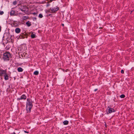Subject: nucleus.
Wrapping results in <instances>:
<instances>
[{
    "instance_id": "nucleus-17",
    "label": "nucleus",
    "mask_w": 134,
    "mask_h": 134,
    "mask_svg": "<svg viewBox=\"0 0 134 134\" xmlns=\"http://www.w3.org/2000/svg\"><path fill=\"white\" fill-rule=\"evenodd\" d=\"M42 15L41 14H40L39 15V17L40 18H41L43 17Z\"/></svg>"
},
{
    "instance_id": "nucleus-16",
    "label": "nucleus",
    "mask_w": 134,
    "mask_h": 134,
    "mask_svg": "<svg viewBox=\"0 0 134 134\" xmlns=\"http://www.w3.org/2000/svg\"><path fill=\"white\" fill-rule=\"evenodd\" d=\"M125 97V96L124 94H122L120 96V97L121 98H123Z\"/></svg>"
},
{
    "instance_id": "nucleus-15",
    "label": "nucleus",
    "mask_w": 134,
    "mask_h": 134,
    "mask_svg": "<svg viewBox=\"0 0 134 134\" xmlns=\"http://www.w3.org/2000/svg\"><path fill=\"white\" fill-rule=\"evenodd\" d=\"M38 71H36L34 72V74L35 75H37L38 74Z\"/></svg>"
},
{
    "instance_id": "nucleus-12",
    "label": "nucleus",
    "mask_w": 134,
    "mask_h": 134,
    "mask_svg": "<svg viewBox=\"0 0 134 134\" xmlns=\"http://www.w3.org/2000/svg\"><path fill=\"white\" fill-rule=\"evenodd\" d=\"M63 123L64 125H67L68 124V121L65 120L63 122Z\"/></svg>"
},
{
    "instance_id": "nucleus-9",
    "label": "nucleus",
    "mask_w": 134,
    "mask_h": 134,
    "mask_svg": "<svg viewBox=\"0 0 134 134\" xmlns=\"http://www.w3.org/2000/svg\"><path fill=\"white\" fill-rule=\"evenodd\" d=\"M26 24L27 25V26H30L31 25V22H29V21H28L26 23Z\"/></svg>"
},
{
    "instance_id": "nucleus-3",
    "label": "nucleus",
    "mask_w": 134,
    "mask_h": 134,
    "mask_svg": "<svg viewBox=\"0 0 134 134\" xmlns=\"http://www.w3.org/2000/svg\"><path fill=\"white\" fill-rule=\"evenodd\" d=\"M59 9V7H56L51 8L49 10V12L52 13H54Z\"/></svg>"
},
{
    "instance_id": "nucleus-10",
    "label": "nucleus",
    "mask_w": 134,
    "mask_h": 134,
    "mask_svg": "<svg viewBox=\"0 0 134 134\" xmlns=\"http://www.w3.org/2000/svg\"><path fill=\"white\" fill-rule=\"evenodd\" d=\"M18 71L19 72H22L23 70V69H22V68H21V67H19L17 69Z\"/></svg>"
},
{
    "instance_id": "nucleus-18",
    "label": "nucleus",
    "mask_w": 134,
    "mask_h": 134,
    "mask_svg": "<svg viewBox=\"0 0 134 134\" xmlns=\"http://www.w3.org/2000/svg\"><path fill=\"white\" fill-rule=\"evenodd\" d=\"M24 38V37H23L22 36H20L19 38H18V39H21V38Z\"/></svg>"
},
{
    "instance_id": "nucleus-24",
    "label": "nucleus",
    "mask_w": 134,
    "mask_h": 134,
    "mask_svg": "<svg viewBox=\"0 0 134 134\" xmlns=\"http://www.w3.org/2000/svg\"><path fill=\"white\" fill-rule=\"evenodd\" d=\"M49 5V4H47V6L48 7Z\"/></svg>"
},
{
    "instance_id": "nucleus-27",
    "label": "nucleus",
    "mask_w": 134,
    "mask_h": 134,
    "mask_svg": "<svg viewBox=\"0 0 134 134\" xmlns=\"http://www.w3.org/2000/svg\"><path fill=\"white\" fill-rule=\"evenodd\" d=\"M1 31V27L0 26V31Z\"/></svg>"
},
{
    "instance_id": "nucleus-11",
    "label": "nucleus",
    "mask_w": 134,
    "mask_h": 134,
    "mask_svg": "<svg viewBox=\"0 0 134 134\" xmlns=\"http://www.w3.org/2000/svg\"><path fill=\"white\" fill-rule=\"evenodd\" d=\"M4 79L6 80H7L8 79V76L7 74L6 73L4 75Z\"/></svg>"
},
{
    "instance_id": "nucleus-22",
    "label": "nucleus",
    "mask_w": 134,
    "mask_h": 134,
    "mask_svg": "<svg viewBox=\"0 0 134 134\" xmlns=\"http://www.w3.org/2000/svg\"><path fill=\"white\" fill-rule=\"evenodd\" d=\"M121 73H124V71L123 70H121Z\"/></svg>"
},
{
    "instance_id": "nucleus-5",
    "label": "nucleus",
    "mask_w": 134,
    "mask_h": 134,
    "mask_svg": "<svg viewBox=\"0 0 134 134\" xmlns=\"http://www.w3.org/2000/svg\"><path fill=\"white\" fill-rule=\"evenodd\" d=\"M109 108L108 111H107V114L110 113L112 112H114L115 111V110L113 108H109Z\"/></svg>"
},
{
    "instance_id": "nucleus-21",
    "label": "nucleus",
    "mask_w": 134,
    "mask_h": 134,
    "mask_svg": "<svg viewBox=\"0 0 134 134\" xmlns=\"http://www.w3.org/2000/svg\"><path fill=\"white\" fill-rule=\"evenodd\" d=\"M17 3V2L16 1H14L13 3V4L14 5H15Z\"/></svg>"
},
{
    "instance_id": "nucleus-23",
    "label": "nucleus",
    "mask_w": 134,
    "mask_h": 134,
    "mask_svg": "<svg viewBox=\"0 0 134 134\" xmlns=\"http://www.w3.org/2000/svg\"><path fill=\"white\" fill-rule=\"evenodd\" d=\"M24 131V132L25 133H29V132H28V131Z\"/></svg>"
},
{
    "instance_id": "nucleus-1",
    "label": "nucleus",
    "mask_w": 134,
    "mask_h": 134,
    "mask_svg": "<svg viewBox=\"0 0 134 134\" xmlns=\"http://www.w3.org/2000/svg\"><path fill=\"white\" fill-rule=\"evenodd\" d=\"M32 106V104L31 100L29 99H27L26 109L28 112L30 111Z\"/></svg>"
},
{
    "instance_id": "nucleus-4",
    "label": "nucleus",
    "mask_w": 134,
    "mask_h": 134,
    "mask_svg": "<svg viewBox=\"0 0 134 134\" xmlns=\"http://www.w3.org/2000/svg\"><path fill=\"white\" fill-rule=\"evenodd\" d=\"M6 73V70L0 69V76H2L4 75Z\"/></svg>"
},
{
    "instance_id": "nucleus-2",
    "label": "nucleus",
    "mask_w": 134,
    "mask_h": 134,
    "mask_svg": "<svg viewBox=\"0 0 134 134\" xmlns=\"http://www.w3.org/2000/svg\"><path fill=\"white\" fill-rule=\"evenodd\" d=\"M10 56V54L9 53V52H6L4 53L3 58L5 60H9V57Z\"/></svg>"
},
{
    "instance_id": "nucleus-29",
    "label": "nucleus",
    "mask_w": 134,
    "mask_h": 134,
    "mask_svg": "<svg viewBox=\"0 0 134 134\" xmlns=\"http://www.w3.org/2000/svg\"><path fill=\"white\" fill-rule=\"evenodd\" d=\"M66 134H68V133H66Z\"/></svg>"
},
{
    "instance_id": "nucleus-13",
    "label": "nucleus",
    "mask_w": 134,
    "mask_h": 134,
    "mask_svg": "<svg viewBox=\"0 0 134 134\" xmlns=\"http://www.w3.org/2000/svg\"><path fill=\"white\" fill-rule=\"evenodd\" d=\"M10 14L11 15H14V11L13 10H12L10 12Z\"/></svg>"
},
{
    "instance_id": "nucleus-20",
    "label": "nucleus",
    "mask_w": 134,
    "mask_h": 134,
    "mask_svg": "<svg viewBox=\"0 0 134 134\" xmlns=\"http://www.w3.org/2000/svg\"><path fill=\"white\" fill-rule=\"evenodd\" d=\"M4 13V12L3 11H0V15H2Z\"/></svg>"
},
{
    "instance_id": "nucleus-19",
    "label": "nucleus",
    "mask_w": 134,
    "mask_h": 134,
    "mask_svg": "<svg viewBox=\"0 0 134 134\" xmlns=\"http://www.w3.org/2000/svg\"><path fill=\"white\" fill-rule=\"evenodd\" d=\"M27 18V17H26V16H23V20H25Z\"/></svg>"
},
{
    "instance_id": "nucleus-7",
    "label": "nucleus",
    "mask_w": 134,
    "mask_h": 134,
    "mask_svg": "<svg viewBox=\"0 0 134 134\" xmlns=\"http://www.w3.org/2000/svg\"><path fill=\"white\" fill-rule=\"evenodd\" d=\"M26 6H24V8H20V9L22 12H25L26 11Z\"/></svg>"
},
{
    "instance_id": "nucleus-28",
    "label": "nucleus",
    "mask_w": 134,
    "mask_h": 134,
    "mask_svg": "<svg viewBox=\"0 0 134 134\" xmlns=\"http://www.w3.org/2000/svg\"><path fill=\"white\" fill-rule=\"evenodd\" d=\"M62 25H63V26H64V24H62Z\"/></svg>"
},
{
    "instance_id": "nucleus-25",
    "label": "nucleus",
    "mask_w": 134,
    "mask_h": 134,
    "mask_svg": "<svg viewBox=\"0 0 134 134\" xmlns=\"http://www.w3.org/2000/svg\"><path fill=\"white\" fill-rule=\"evenodd\" d=\"M97 90V89H95V90H94V91H96Z\"/></svg>"
},
{
    "instance_id": "nucleus-26",
    "label": "nucleus",
    "mask_w": 134,
    "mask_h": 134,
    "mask_svg": "<svg viewBox=\"0 0 134 134\" xmlns=\"http://www.w3.org/2000/svg\"><path fill=\"white\" fill-rule=\"evenodd\" d=\"M11 134H15V133L14 132L13 133Z\"/></svg>"
},
{
    "instance_id": "nucleus-14",
    "label": "nucleus",
    "mask_w": 134,
    "mask_h": 134,
    "mask_svg": "<svg viewBox=\"0 0 134 134\" xmlns=\"http://www.w3.org/2000/svg\"><path fill=\"white\" fill-rule=\"evenodd\" d=\"M35 34L32 33L31 35V37L32 38H34L35 37Z\"/></svg>"
},
{
    "instance_id": "nucleus-8",
    "label": "nucleus",
    "mask_w": 134,
    "mask_h": 134,
    "mask_svg": "<svg viewBox=\"0 0 134 134\" xmlns=\"http://www.w3.org/2000/svg\"><path fill=\"white\" fill-rule=\"evenodd\" d=\"M20 31V29L19 28H16L15 29V32L16 33H19Z\"/></svg>"
},
{
    "instance_id": "nucleus-6",
    "label": "nucleus",
    "mask_w": 134,
    "mask_h": 134,
    "mask_svg": "<svg viewBox=\"0 0 134 134\" xmlns=\"http://www.w3.org/2000/svg\"><path fill=\"white\" fill-rule=\"evenodd\" d=\"M26 97L24 95H23L21 96L20 98H19V100H21L22 99H25L26 98Z\"/></svg>"
}]
</instances>
